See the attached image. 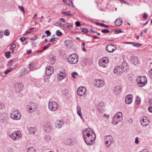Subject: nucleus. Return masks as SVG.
Masks as SVG:
<instances>
[{
  "instance_id": "1",
  "label": "nucleus",
  "mask_w": 152,
  "mask_h": 152,
  "mask_svg": "<svg viewBox=\"0 0 152 152\" xmlns=\"http://www.w3.org/2000/svg\"><path fill=\"white\" fill-rule=\"evenodd\" d=\"M84 139L88 145H92L96 139V135L93 130L90 128L86 129L83 132Z\"/></svg>"
},
{
  "instance_id": "2",
  "label": "nucleus",
  "mask_w": 152,
  "mask_h": 152,
  "mask_svg": "<svg viewBox=\"0 0 152 152\" xmlns=\"http://www.w3.org/2000/svg\"><path fill=\"white\" fill-rule=\"evenodd\" d=\"M123 119L122 114L120 112H118L113 117L112 123L113 124L115 125L119 122L121 121Z\"/></svg>"
},
{
  "instance_id": "3",
  "label": "nucleus",
  "mask_w": 152,
  "mask_h": 152,
  "mask_svg": "<svg viewBox=\"0 0 152 152\" xmlns=\"http://www.w3.org/2000/svg\"><path fill=\"white\" fill-rule=\"evenodd\" d=\"M67 58L68 61L71 64H76L78 61V57L75 54H71Z\"/></svg>"
},
{
  "instance_id": "4",
  "label": "nucleus",
  "mask_w": 152,
  "mask_h": 152,
  "mask_svg": "<svg viewBox=\"0 0 152 152\" xmlns=\"http://www.w3.org/2000/svg\"><path fill=\"white\" fill-rule=\"evenodd\" d=\"M136 82L140 86L142 87L147 83V79L144 76H140L137 78Z\"/></svg>"
},
{
  "instance_id": "5",
  "label": "nucleus",
  "mask_w": 152,
  "mask_h": 152,
  "mask_svg": "<svg viewBox=\"0 0 152 152\" xmlns=\"http://www.w3.org/2000/svg\"><path fill=\"white\" fill-rule=\"evenodd\" d=\"M10 136L13 140L17 141L20 139L22 135L20 131H15L11 134Z\"/></svg>"
},
{
  "instance_id": "6",
  "label": "nucleus",
  "mask_w": 152,
  "mask_h": 152,
  "mask_svg": "<svg viewBox=\"0 0 152 152\" xmlns=\"http://www.w3.org/2000/svg\"><path fill=\"white\" fill-rule=\"evenodd\" d=\"M49 109L51 111H54L56 110L58 108L57 103L54 101H50L48 103Z\"/></svg>"
},
{
  "instance_id": "7",
  "label": "nucleus",
  "mask_w": 152,
  "mask_h": 152,
  "mask_svg": "<svg viewBox=\"0 0 152 152\" xmlns=\"http://www.w3.org/2000/svg\"><path fill=\"white\" fill-rule=\"evenodd\" d=\"M10 117L12 119L18 120L20 119L21 116L20 113L17 110L12 112L10 114Z\"/></svg>"
},
{
  "instance_id": "8",
  "label": "nucleus",
  "mask_w": 152,
  "mask_h": 152,
  "mask_svg": "<svg viewBox=\"0 0 152 152\" xmlns=\"http://www.w3.org/2000/svg\"><path fill=\"white\" fill-rule=\"evenodd\" d=\"M14 88L17 93H20L23 90V86L20 83L18 82L14 84Z\"/></svg>"
},
{
  "instance_id": "9",
  "label": "nucleus",
  "mask_w": 152,
  "mask_h": 152,
  "mask_svg": "<svg viewBox=\"0 0 152 152\" xmlns=\"http://www.w3.org/2000/svg\"><path fill=\"white\" fill-rule=\"evenodd\" d=\"M109 62L108 58L107 57L103 58L99 61V65L103 68L106 67L107 66V64Z\"/></svg>"
},
{
  "instance_id": "10",
  "label": "nucleus",
  "mask_w": 152,
  "mask_h": 152,
  "mask_svg": "<svg viewBox=\"0 0 152 152\" xmlns=\"http://www.w3.org/2000/svg\"><path fill=\"white\" fill-rule=\"evenodd\" d=\"M27 109L30 113L34 112L37 110V105L34 103H32L27 106Z\"/></svg>"
},
{
  "instance_id": "11",
  "label": "nucleus",
  "mask_w": 152,
  "mask_h": 152,
  "mask_svg": "<svg viewBox=\"0 0 152 152\" xmlns=\"http://www.w3.org/2000/svg\"><path fill=\"white\" fill-rule=\"evenodd\" d=\"M140 120L141 124L143 126H146L149 124V119L146 117H142L140 118Z\"/></svg>"
},
{
  "instance_id": "12",
  "label": "nucleus",
  "mask_w": 152,
  "mask_h": 152,
  "mask_svg": "<svg viewBox=\"0 0 152 152\" xmlns=\"http://www.w3.org/2000/svg\"><path fill=\"white\" fill-rule=\"evenodd\" d=\"M106 50L109 53L114 52L117 49L115 46L112 44L107 45L106 47Z\"/></svg>"
},
{
  "instance_id": "13",
  "label": "nucleus",
  "mask_w": 152,
  "mask_h": 152,
  "mask_svg": "<svg viewBox=\"0 0 152 152\" xmlns=\"http://www.w3.org/2000/svg\"><path fill=\"white\" fill-rule=\"evenodd\" d=\"M77 92L79 96H82L84 95L86 93V89L83 86L80 87L78 88Z\"/></svg>"
},
{
  "instance_id": "14",
  "label": "nucleus",
  "mask_w": 152,
  "mask_h": 152,
  "mask_svg": "<svg viewBox=\"0 0 152 152\" xmlns=\"http://www.w3.org/2000/svg\"><path fill=\"white\" fill-rule=\"evenodd\" d=\"M95 84L96 87L100 88L104 86V81L103 80L100 79H95Z\"/></svg>"
},
{
  "instance_id": "15",
  "label": "nucleus",
  "mask_w": 152,
  "mask_h": 152,
  "mask_svg": "<svg viewBox=\"0 0 152 152\" xmlns=\"http://www.w3.org/2000/svg\"><path fill=\"white\" fill-rule=\"evenodd\" d=\"M45 73L47 76H50L52 75L53 72V69L50 66H47L45 68Z\"/></svg>"
},
{
  "instance_id": "16",
  "label": "nucleus",
  "mask_w": 152,
  "mask_h": 152,
  "mask_svg": "<svg viewBox=\"0 0 152 152\" xmlns=\"http://www.w3.org/2000/svg\"><path fill=\"white\" fill-rule=\"evenodd\" d=\"M63 124L64 122L63 121L61 120H57L55 121V127L57 128H61L63 126Z\"/></svg>"
},
{
  "instance_id": "17",
  "label": "nucleus",
  "mask_w": 152,
  "mask_h": 152,
  "mask_svg": "<svg viewBox=\"0 0 152 152\" xmlns=\"http://www.w3.org/2000/svg\"><path fill=\"white\" fill-rule=\"evenodd\" d=\"M120 66V68H121V69H122L123 72L127 71L129 69L128 65L125 62H123Z\"/></svg>"
},
{
  "instance_id": "18",
  "label": "nucleus",
  "mask_w": 152,
  "mask_h": 152,
  "mask_svg": "<svg viewBox=\"0 0 152 152\" xmlns=\"http://www.w3.org/2000/svg\"><path fill=\"white\" fill-rule=\"evenodd\" d=\"M133 96L132 95H128L126 96L125 98L126 103L127 104H129L132 102Z\"/></svg>"
},
{
  "instance_id": "19",
  "label": "nucleus",
  "mask_w": 152,
  "mask_h": 152,
  "mask_svg": "<svg viewBox=\"0 0 152 152\" xmlns=\"http://www.w3.org/2000/svg\"><path fill=\"white\" fill-rule=\"evenodd\" d=\"M131 62L134 65L137 64H138L139 62L138 58L135 56H133L132 57Z\"/></svg>"
},
{
  "instance_id": "20",
  "label": "nucleus",
  "mask_w": 152,
  "mask_h": 152,
  "mask_svg": "<svg viewBox=\"0 0 152 152\" xmlns=\"http://www.w3.org/2000/svg\"><path fill=\"white\" fill-rule=\"evenodd\" d=\"M57 77L58 80H61L65 77L64 72H61L57 75Z\"/></svg>"
},
{
  "instance_id": "21",
  "label": "nucleus",
  "mask_w": 152,
  "mask_h": 152,
  "mask_svg": "<svg viewBox=\"0 0 152 152\" xmlns=\"http://www.w3.org/2000/svg\"><path fill=\"white\" fill-rule=\"evenodd\" d=\"M114 72L118 75H121L123 72L122 69L120 68V66H116L114 70Z\"/></svg>"
},
{
  "instance_id": "22",
  "label": "nucleus",
  "mask_w": 152,
  "mask_h": 152,
  "mask_svg": "<svg viewBox=\"0 0 152 152\" xmlns=\"http://www.w3.org/2000/svg\"><path fill=\"white\" fill-rule=\"evenodd\" d=\"M109 141L108 140H106L105 143L107 147H109L113 142V137L111 136H109L108 137Z\"/></svg>"
},
{
  "instance_id": "23",
  "label": "nucleus",
  "mask_w": 152,
  "mask_h": 152,
  "mask_svg": "<svg viewBox=\"0 0 152 152\" xmlns=\"http://www.w3.org/2000/svg\"><path fill=\"white\" fill-rule=\"evenodd\" d=\"M123 22V19L122 18H118L115 20V24L116 26H119L122 24Z\"/></svg>"
},
{
  "instance_id": "24",
  "label": "nucleus",
  "mask_w": 152,
  "mask_h": 152,
  "mask_svg": "<svg viewBox=\"0 0 152 152\" xmlns=\"http://www.w3.org/2000/svg\"><path fill=\"white\" fill-rule=\"evenodd\" d=\"M121 91V87L120 86H117L115 87L114 89V93L115 94H119Z\"/></svg>"
},
{
  "instance_id": "25",
  "label": "nucleus",
  "mask_w": 152,
  "mask_h": 152,
  "mask_svg": "<svg viewBox=\"0 0 152 152\" xmlns=\"http://www.w3.org/2000/svg\"><path fill=\"white\" fill-rule=\"evenodd\" d=\"M51 129V127L50 124L49 123H46L44 129L46 131V132H48L50 131Z\"/></svg>"
},
{
  "instance_id": "26",
  "label": "nucleus",
  "mask_w": 152,
  "mask_h": 152,
  "mask_svg": "<svg viewBox=\"0 0 152 152\" xmlns=\"http://www.w3.org/2000/svg\"><path fill=\"white\" fill-rule=\"evenodd\" d=\"M64 2L67 5L74 7L73 5L72 1L70 0H63Z\"/></svg>"
},
{
  "instance_id": "27",
  "label": "nucleus",
  "mask_w": 152,
  "mask_h": 152,
  "mask_svg": "<svg viewBox=\"0 0 152 152\" xmlns=\"http://www.w3.org/2000/svg\"><path fill=\"white\" fill-rule=\"evenodd\" d=\"M36 130V129L34 127H31L29 129V133L31 134H34Z\"/></svg>"
},
{
  "instance_id": "28",
  "label": "nucleus",
  "mask_w": 152,
  "mask_h": 152,
  "mask_svg": "<svg viewBox=\"0 0 152 152\" xmlns=\"http://www.w3.org/2000/svg\"><path fill=\"white\" fill-rule=\"evenodd\" d=\"M135 103L137 105L139 104L141 102V99L138 96H137L135 99Z\"/></svg>"
},
{
  "instance_id": "29",
  "label": "nucleus",
  "mask_w": 152,
  "mask_h": 152,
  "mask_svg": "<svg viewBox=\"0 0 152 152\" xmlns=\"http://www.w3.org/2000/svg\"><path fill=\"white\" fill-rule=\"evenodd\" d=\"M16 48V45L15 44H13L11 45L10 48V50H11V53L12 54L14 52V50Z\"/></svg>"
},
{
  "instance_id": "30",
  "label": "nucleus",
  "mask_w": 152,
  "mask_h": 152,
  "mask_svg": "<svg viewBox=\"0 0 152 152\" xmlns=\"http://www.w3.org/2000/svg\"><path fill=\"white\" fill-rule=\"evenodd\" d=\"M77 113L79 115H80L81 114V108L80 106L78 105L77 107Z\"/></svg>"
},
{
  "instance_id": "31",
  "label": "nucleus",
  "mask_w": 152,
  "mask_h": 152,
  "mask_svg": "<svg viewBox=\"0 0 152 152\" xmlns=\"http://www.w3.org/2000/svg\"><path fill=\"white\" fill-rule=\"evenodd\" d=\"M28 152H36L35 149L32 147H30L28 149Z\"/></svg>"
},
{
  "instance_id": "32",
  "label": "nucleus",
  "mask_w": 152,
  "mask_h": 152,
  "mask_svg": "<svg viewBox=\"0 0 152 152\" xmlns=\"http://www.w3.org/2000/svg\"><path fill=\"white\" fill-rule=\"evenodd\" d=\"M29 68L31 71H33L34 69V64L33 62H31L29 64Z\"/></svg>"
},
{
  "instance_id": "33",
  "label": "nucleus",
  "mask_w": 152,
  "mask_h": 152,
  "mask_svg": "<svg viewBox=\"0 0 152 152\" xmlns=\"http://www.w3.org/2000/svg\"><path fill=\"white\" fill-rule=\"evenodd\" d=\"M11 53L10 51H7L5 53V56L7 58H9L11 56L10 54Z\"/></svg>"
},
{
  "instance_id": "34",
  "label": "nucleus",
  "mask_w": 152,
  "mask_h": 152,
  "mask_svg": "<svg viewBox=\"0 0 152 152\" xmlns=\"http://www.w3.org/2000/svg\"><path fill=\"white\" fill-rule=\"evenodd\" d=\"M64 28H69V25L68 23L66 22L65 21V23H64V24H62Z\"/></svg>"
},
{
  "instance_id": "35",
  "label": "nucleus",
  "mask_w": 152,
  "mask_h": 152,
  "mask_svg": "<svg viewBox=\"0 0 152 152\" xmlns=\"http://www.w3.org/2000/svg\"><path fill=\"white\" fill-rule=\"evenodd\" d=\"M61 13L63 14L66 15H71L70 12V11H68L67 12H61Z\"/></svg>"
},
{
  "instance_id": "36",
  "label": "nucleus",
  "mask_w": 152,
  "mask_h": 152,
  "mask_svg": "<svg viewBox=\"0 0 152 152\" xmlns=\"http://www.w3.org/2000/svg\"><path fill=\"white\" fill-rule=\"evenodd\" d=\"M56 35L58 36H61L62 35V33L58 30L56 31Z\"/></svg>"
},
{
  "instance_id": "37",
  "label": "nucleus",
  "mask_w": 152,
  "mask_h": 152,
  "mask_svg": "<svg viewBox=\"0 0 152 152\" xmlns=\"http://www.w3.org/2000/svg\"><path fill=\"white\" fill-rule=\"evenodd\" d=\"M75 75H76V76L78 75V74L76 72H72L71 74V76L73 78H76V77H75Z\"/></svg>"
},
{
  "instance_id": "38",
  "label": "nucleus",
  "mask_w": 152,
  "mask_h": 152,
  "mask_svg": "<svg viewBox=\"0 0 152 152\" xmlns=\"http://www.w3.org/2000/svg\"><path fill=\"white\" fill-rule=\"evenodd\" d=\"M101 32L103 33H109L110 32L107 29H105L101 30Z\"/></svg>"
},
{
  "instance_id": "39",
  "label": "nucleus",
  "mask_w": 152,
  "mask_h": 152,
  "mask_svg": "<svg viewBox=\"0 0 152 152\" xmlns=\"http://www.w3.org/2000/svg\"><path fill=\"white\" fill-rule=\"evenodd\" d=\"M18 8H19L20 10V11L23 12V13L24 14L25 13V11L24 10V8L22 6H18Z\"/></svg>"
},
{
  "instance_id": "40",
  "label": "nucleus",
  "mask_w": 152,
  "mask_h": 152,
  "mask_svg": "<svg viewBox=\"0 0 152 152\" xmlns=\"http://www.w3.org/2000/svg\"><path fill=\"white\" fill-rule=\"evenodd\" d=\"M141 45H142V44H140L139 43L134 44V43L133 45H132L133 46H135L137 48L140 47Z\"/></svg>"
},
{
  "instance_id": "41",
  "label": "nucleus",
  "mask_w": 152,
  "mask_h": 152,
  "mask_svg": "<svg viewBox=\"0 0 152 152\" xmlns=\"http://www.w3.org/2000/svg\"><path fill=\"white\" fill-rule=\"evenodd\" d=\"M148 74L150 78L152 79V69L149 71Z\"/></svg>"
},
{
  "instance_id": "42",
  "label": "nucleus",
  "mask_w": 152,
  "mask_h": 152,
  "mask_svg": "<svg viewBox=\"0 0 152 152\" xmlns=\"http://www.w3.org/2000/svg\"><path fill=\"white\" fill-rule=\"evenodd\" d=\"M35 28H30L29 30H28V31H26V32L25 34H28V33H30L31 32H32V30L33 29H35Z\"/></svg>"
},
{
  "instance_id": "43",
  "label": "nucleus",
  "mask_w": 152,
  "mask_h": 152,
  "mask_svg": "<svg viewBox=\"0 0 152 152\" xmlns=\"http://www.w3.org/2000/svg\"><path fill=\"white\" fill-rule=\"evenodd\" d=\"M4 35L6 36H8L10 34L9 31L8 30H6L4 32Z\"/></svg>"
},
{
  "instance_id": "44",
  "label": "nucleus",
  "mask_w": 152,
  "mask_h": 152,
  "mask_svg": "<svg viewBox=\"0 0 152 152\" xmlns=\"http://www.w3.org/2000/svg\"><path fill=\"white\" fill-rule=\"evenodd\" d=\"M45 33L47 34V36H49L51 35V33L49 30H47L45 31Z\"/></svg>"
},
{
  "instance_id": "45",
  "label": "nucleus",
  "mask_w": 152,
  "mask_h": 152,
  "mask_svg": "<svg viewBox=\"0 0 152 152\" xmlns=\"http://www.w3.org/2000/svg\"><path fill=\"white\" fill-rule=\"evenodd\" d=\"M50 45V44L49 43L47 45L45 46L44 48H43V50H46L49 47Z\"/></svg>"
},
{
  "instance_id": "46",
  "label": "nucleus",
  "mask_w": 152,
  "mask_h": 152,
  "mask_svg": "<svg viewBox=\"0 0 152 152\" xmlns=\"http://www.w3.org/2000/svg\"><path fill=\"white\" fill-rule=\"evenodd\" d=\"M139 152H150L148 150L146 149H144L141 150Z\"/></svg>"
},
{
  "instance_id": "47",
  "label": "nucleus",
  "mask_w": 152,
  "mask_h": 152,
  "mask_svg": "<svg viewBox=\"0 0 152 152\" xmlns=\"http://www.w3.org/2000/svg\"><path fill=\"white\" fill-rule=\"evenodd\" d=\"M82 32L85 33H87L88 32V30L86 28H83L82 29Z\"/></svg>"
},
{
  "instance_id": "48",
  "label": "nucleus",
  "mask_w": 152,
  "mask_h": 152,
  "mask_svg": "<svg viewBox=\"0 0 152 152\" xmlns=\"http://www.w3.org/2000/svg\"><path fill=\"white\" fill-rule=\"evenodd\" d=\"M57 39V38H55V37H52L51 39L50 40V42H54L56 41V39Z\"/></svg>"
},
{
  "instance_id": "49",
  "label": "nucleus",
  "mask_w": 152,
  "mask_h": 152,
  "mask_svg": "<svg viewBox=\"0 0 152 152\" xmlns=\"http://www.w3.org/2000/svg\"><path fill=\"white\" fill-rule=\"evenodd\" d=\"M148 15L145 13H144V15L143 16V18L144 20H146L148 17Z\"/></svg>"
},
{
  "instance_id": "50",
  "label": "nucleus",
  "mask_w": 152,
  "mask_h": 152,
  "mask_svg": "<svg viewBox=\"0 0 152 152\" xmlns=\"http://www.w3.org/2000/svg\"><path fill=\"white\" fill-rule=\"evenodd\" d=\"M138 138V137H136L135 139V143L136 144H138L139 143Z\"/></svg>"
},
{
  "instance_id": "51",
  "label": "nucleus",
  "mask_w": 152,
  "mask_h": 152,
  "mask_svg": "<svg viewBox=\"0 0 152 152\" xmlns=\"http://www.w3.org/2000/svg\"><path fill=\"white\" fill-rule=\"evenodd\" d=\"M122 32V31L121 30H117L115 31L114 32L116 34H118L119 33Z\"/></svg>"
},
{
  "instance_id": "52",
  "label": "nucleus",
  "mask_w": 152,
  "mask_h": 152,
  "mask_svg": "<svg viewBox=\"0 0 152 152\" xmlns=\"http://www.w3.org/2000/svg\"><path fill=\"white\" fill-rule=\"evenodd\" d=\"M101 26H103V27H104L105 28H109V26L108 25H105L103 23H102V24L101 25Z\"/></svg>"
},
{
  "instance_id": "53",
  "label": "nucleus",
  "mask_w": 152,
  "mask_h": 152,
  "mask_svg": "<svg viewBox=\"0 0 152 152\" xmlns=\"http://www.w3.org/2000/svg\"><path fill=\"white\" fill-rule=\"evenodd\" d=\"M26 40V38L24 37H21L20 39V41L23 42Z\"/></svg>"
},
{
  "instance_id": "54",
  "label": "nucleus",
  "mask_w": 152,
  "mask_h": 152,
  "mask_svg": "<svg viewBox=\"0 0 152 152\" xmlns=\"http://www.w3.org/2000/svg\"><path fill=\"white\" fill-rule=\"evenodd\" d=\"M75 24L76 26H79L80 25V23L79 21H77L75 22Z\"/></svg>"
},
{
  "instance_id": "55",
  "label": "nucleus",
  "mask_w": 152,
  "mask_h": 152,
  "mask_svg": "<svg viewBox=\"0 0 152 152\" xmlns=\"http://www.w3.org/2000/svg\"><path fill=\"white\" fill-rule=\"evenodd\" d=\"M148 110L149 112L152 113V107L150 106L148 108Z\"/></svg>"
},
{
  "instance_id": "56",
  "label": "nucleus",
  "mask_w": 152,
  "mask_h": 152,
  "mask_svg": "<svg viewBox=\"0 0 152 152\" xmlns=\"http://www.w3.org/2000/svg\"><path fill=\"white\" fill-rule=\"evenodd\" d=\"M44 82L47 83H48L49 82V80L48 78L45 79H44Z\"/></svg>"
},
{
  "instance_id": "57",
  "label": "nucleus",
  "mask_w": 152,
  "mask_h": 152,
  "mask_svg": "<svg viewBox=\"0 0 152 152\" xmlns=\"http://www.w3.org/2000/svg\"><path fill=\"white\" fill-rule=\"evenodd\" d=\"M37 39L36 36H34V38H30V39L33 41H34Z\"/></svg>"
},
{
  "instance_id": "58",
  "label": "nucleus",
  "mask_w": 152,
  "mask_h": 152,
  "mask_svg": "<svg viewBox=\"0 0 152 152\" xmlns=\"http://www.w3.org/2000/svg\"><path fill=\"white\" fill-rule=\"evenodd\" d=\"M23 71L24 72V73L25 74H26L28 73L27 71L26 70V69L25 68H24L23 69Z\"/></svg>"
},
{
  "instance_id": "59",
  "label": "nucleus",
  "mask_w": 152,
  "mask_h": 152,
  "mask_svg": "<svg viewBox=\"0 0 152 152\" xmlns=\"http://www.w3.org/2000/svg\"><path fill=\"white\" fill-rule=\"evenodd\" d=\"M3 35V33L2 31H0V38H1L2 37Z\"/></svg>"
},
{
  "instance_id": "60",
  "label": "nucleus",
  "mask_w": 152,
  "mask_h": 152,
  "mask_svg": "<svg viewBox=\"0 0 152 152\" xmlns=\"http://www.w3.org/2000/svg\"><path fill=\"white\" fill-rule=\"evenodd\" d=\"M10 71V69H7L6 70V71L4 72V74H7L8 72Z\"/></svg>"
},
{
  "instance_id": "61",
  "label": "nucleus",
  "mask_w": 152,
  "mask_h": 152,
  "mask_svg": "<svg viewBox=\"0 0 152 152\" xmlns=\"http://www.w3.org/2000/svg\"><path fill=\"white\" fill-rule=\"evenodd\" d=\"M60 20L63 22V23H65V20L63 18H61L60 19Z\"/></svg>"
},
{
  "instance_id": "62",
  "label": "nucleus",
  "mask_w": 152,
  "mask_h": 152,
  "mask_svg": "<svg viewBox=\"0 0 152 152\" xmlns=\"http://www.w3.org/2000/svg\"><path fill=\"white\" fill-rule=\"evenodd\" d=\"M31 53V50H28L27 51V54L28 55L30 54Z\"/></svg>"
},
{
  "instance_id": "63",
  "label": "nucleus",
  "mask_w": 152,
  "mask_h": 152,
  "mask_svg": "<svg viewBox=\"0 0 152 152\" xmlns=\"http://www.w3.org/2000/svg\"><path fill=\"white\" fill-rule=\"evenodd\" d=\"M59 22L56 23L54 24V25L56 26L59 27Z\"/></svg>"
},
{
  "instance_id": "64",
  "label": "nucleus",
  "mask_w": 152,
  "mask_h": 152,
  "mask_svg": "<svg viewBox=\"0 0 152 152\" xmlns=\"http://www.w3.org/2000/svg\"><path fill=\"white\" fill-rule=\"evenodd\" d=\"M70 42L69 41H66V42H65V44H66V45L67 46V47L68 46L67 45L69 44V43Z\"/></svg>"
}]
</instances>
